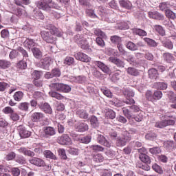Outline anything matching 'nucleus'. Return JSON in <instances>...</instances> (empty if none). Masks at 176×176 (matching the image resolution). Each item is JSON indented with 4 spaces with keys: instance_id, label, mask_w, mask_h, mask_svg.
<instances>
[{
    "instance_id": "nucleus-47",
    "label": "nucleus",
    "mask_w": 176,
    "mask_h": 176,
    "mask_svg": "<svg viewBox=\"0 0 176 176\" xmlns=\"http://www.w3.org/2000/svg\"><path fill=\"white\" fill-rule=\"evenodd\" d=\"M140 160L143 162V163H146V164H151V157L149 156L146 155V154L141 155L140 156Z\"/></svg>"
},
{
    "instance_id": "nucleus-41",
    "label": "nucleus",
    "mask_w": 176,
    "mask_h": 176,
    "mask_svg": "<svg viewBox=\"0 0 176 176\" xmlns=\"http://www.w3.org/2000/svg\"><path fill=\"white\" fill-rule=\"evenodd\" d=\"M154 28L155 31H157V32H158V34L161 35V36H164V35H166V31L164 30V29H163V27L159 25H155L154 26Z\"/></svg>"
},
{
    "instance_id": "nucleus-21",
    "label": "nucleus",
    "mask_w": 176,
    "mask_h": 176,
    "mask_svg": "<svg viewBox=\"0 0 176 176\" xmlns=\"http://www.w3.org/2000/svg\"><path fill=\"white\" fill-rule=\"evenodd\" d=\"M19 135L21 138H28L31 137V132L27 131V129L23 128L21 126H19Z\"/></svg>"
},
{
    "instance_id": "nucleus-53",
    "label": "nucleus",
    "mask_w": 176,
    "mask_h": 176,
    "mask_svg": "<svg viewBox=\"0 0 176 176\" xmlns=\"http://www.w3.org/2000/svg\"><path fill=\"white\" fill-rule=\"evenodd\" d=\"M50 30L54 36H62L63 33L61 32V31H60V30L57 29V28L54 27L52 29Z\"/></svg>"
},
{
    "instance_id": "nucleus-42",
    "label": "nucleus",
    "mask_w": 176,
    "mask_h": 176,
    "mask_svg": "<svg viewBox=\"0 0 176 176\" xmlns=\"http://www.w3.org/2000/svg\"><path fill=\"white\" fill-rule=\"evenodd\" d=\"M127 73L133 76H138V75H140V72L134 67H129L127 69Z\"/></svg>"
},
{
    "instance_id": "nucleus-1",
    "label": "nucleus",
    "mask_w": 176,
    "mask_h": 176,
    "mask_svg": "<svg viewBox=\"0 0 176 176\" xmlns=\"http://www.w3.org/2000/svg\"><path fill=\"white\" fill-rule=\"evenodd\" d=\"M122 112L124 116H126V118H127V119L129 120L130 124H133V116H134L133 113L140 112V107H138V106L137 105H132L131 107H129L128 108L123 107Z\"/></svg>"
},
{
    "instance_id": "nucleus-51",
    "label": "nucleus",
    "mask_w": 176,
    "mask_h": 176,
    "mask_svg": "<svg viewBox=\"0 0 176 176\" xmlns=\"http://www.w3.org/2000/svg\"><path fill=\"white\" fill-rule=\"evenodd\" d=\"M89 148L95 152H102L104 149V147L100 145H91Z\"/></svg>"
},
{
    "instance_id": "nucleus-29",
    "label": "nucleus",
    "mask_w": 176,
    "mask_h": 176,
    "mask_svg": "<svg viewBox=\"0 0 176 176\" xmlns=\"http://www.w3.org/2000/svg\"><path fill=\"white\" fill-rule=\"evenodd\" d=\"M44 156L47 159H52V160H57V157L52 151L47 150L44 151Z\"/></svg>"
},
{
    "instance_id": "nucleus-22",
    "label": "nucleus",
    "mask_w": 176,
    "mask_h": 176,
    "mask_svg": "<svg viewBox=\"0 0 176 176\" xmlns=\"http://www.w3.org/2000/svg\"><path fill=\"white\" fill-rule=\"evenodd\" d=\"M43 119V113L41 112H35L31 116L32 122H39Z\"/></svg>"
},
{
    "instance_id": "nucleus-23",
    "label": "nucleus",
    "mask_w": 176,
    "mask_h": 176,
    "mask_svg": "<svg viewBox=\"0 0 176 176\" xmlns=\"http://www.w3.org/2000/svg\"><path fill=\"white\" fill-rule=\"evenodd\" d=\"M148 77L150 79H153V80H156L157 78H159V73L157 70L155 68L151 69L148 70Z\"/></svg>"
},
{
    "instance_id": "nucleus-64",
    "label": "nucleus",
    "mask_w": 176,
    "mask_h": 176,
    "mask_svg": "<svg viewBox=\"0 0 176 176\" xmlns=\"http://www.w3.org/2000/svg\"><path fill=\"white\" fill-rule=\"evenodd\" d=\"M154 100H160L163 97V93L161 91H155L154 93Z\"/></svg>"
},
{
    "instance_id": "nucleus-35",
    "label": "nucleus",
    "mask_w": 176,
    "mask_h": 176,
    "mask_svg": "<svg viewBox=\"0 0 176 176\" xmlns=\"http://www.w3.org/2000/svg\"><path fill=\"white\" fill-rule=\"evenodd\" d=\"M78 141L81 144H90V142H91V136H85L78 138Z\"/></svg>"
},
{
    "instance_id": "nucleus-49",
    "label": "nucleus",
    "mask_w": 176,
    "mask_h": 176,
    "mask_svg": "<svg viewBox=\"0 0 176 176\" xmlns=\"http://www.w3.org/2000/svg\"><path fill=\"white\" fill-rule=\"evenodd\" d=\"M152 168L155 173H157V174H163L162 166H159L157 164H153L152 165Z\"/></svg>"
},
{
    "instance_id": "nucleus-24",
    "label": "nucleus",
    "mask_w": 176,
    "mask_h": 176,
    "mask_svg": "<svg viewBox=\"0 0 176 176\" xmlns=\"http://www.w3.org/2000/svg\"><path fill=\"white\" fill-rule=\"evenodd\" d=\"M76 114L78 118L80 119H88L89 118V113L85 110L83 109H78L76 112Z\"/></svg>"
},
{
    "instance_id": "nucleus-34",
    "label": "nucleus",
    "mask_w": 176,
    "mask_h": 176,
    "mask_svg": "<svg viewBox=\"0 0 176 176\" xmlns=\"http://www.w3.org/2000/svg\"><path fill=\"white\" fill-rule=\"evenodd\" d=\"M24 46L25 47H28V49H31V47H34L35 46V42L32 39L27 38L24 43H23Z\"/></svg>"
},
{
    "instance_id": "nucleus-8",
    "label": "nucleus",
    "mask_w": 176,
    "mask_h": 176,
    "mask_svg": "<svg viewBox=\"0 0 176 176\" xmlns=\"http://www.w3.org/2000/svg\"><path fill=\"white\" fill-rule=\"evenodd\" d=\"M94 64L98 68H100V69H101L104 74H107V75H109L111 74V69H109V67L105 65V63L96 60L94 62Z\"/></svg>"
},
{
    "instance_id": "nucleus-15",
    "label": "nucleus",
    "mask_w": 176,
    "mask_h": 176,
    "mask_svg": "<svg viewBox=\"0 0 176 176\" xmlns=\"http://www.w3.org/2000/svg\"><path fill=\"white\" fill-rule=\"evenodd\" d=\"M38 107L40 109L44 111L45 113L51 114L53 111L49 103H43V102L38 103Z\"/></svg>"
},
{
    "instance_id": "nucleus-5",
    "label": "nucleus",
    "mask_w": 176,
    "mask_h": 176,
    "mask_svg": "<svg viewBox=\"0 0 176 176\" xmlns=\"http://www.w3.org/2000/svg\"><path fill=\"white\" fill-rule=\"evenodd\" d=\"M131 140V135L129 132H123L121 137L118 138L116 140L117 146H124L129 141Z\"/></svg>"
},
{
    "instance_id": "nucleus-46",
    "label": "nucleus",
    "mask_w": 176,
    "mask_h": 176,
    "mask_svg": "<svg viewBox=\"0 0 176 176\" xmlns=\"http://www.w3.org/2000/svg\"><path fill=\"white\" fill-rule=\"evenodd\" d=\"M94 32L95 35H96V36H100V38H102L103 39H107V35L101 30L95 29Z\"/></svg>"
},
{
    "instance_id": "nucleus-54",
    "label": "nucleus",
    "mask_w": 176,
    "mask_h": 176,
    "mask_svg": "<svg viewBox=\"0 0 176 176\" xmlns=\"http://www.w3.org/2000/svg\"><path fill=\"white\" fill-rule=\"evenodd\" d=\"M165 14L168 19H172L173 20H174V19L176 17L175 13L168 9L166 10Z\"/></svg>"
},
{
    "instance_id": "nucleus-9",
    "label": "nucleus",
    "mask_w": 176,
    "mask_h": 176,
    "mask_svg": "<svg viewBox=\"0 0 176 176\" xmlns=\"http://www.w3.org/2000/svg\"><path fill=\"white\" fill-rule=\"evenodd\" d=\"M58 142L60 145H72V140L67 134H63L58 138Z\"/></svg>"
},
{
    "instance_id": "nucleus-50",
    "label": "nucleus",
    "mask_w": 176,
    "mask_h": 176,
    "mask_svg": "<svg viewBox=\"0 0 176 176\" xmlns=\"http://www.w3.org/2000/svg\"><path fill=\"white\" fill-rule=\"evenodd\" d=\"M105 115H106L107 118H109V119H115V118H116V113L112 109L107 110L106 111Z\"/></svg>"
},
{
    "instance_id": "nucleus-45",
    "label": "nucleus",
    "mask_w": 176,
    "mask_h": 176,
    "mask_svg": "<svg viewBox=\"0 0 176 176\" xmlns=\"http://www.w3.org/2000/svg\"><path fill=\"white\" fill-rule=\"evenodd\" d=\"M126 47H127V49H129V50H132L133 52H135V50H138V47H137V45L131 41H129L126 43Z\"/></svg>"
},
{
    "instance_id": "nucleus-6",
    "label": "nucleus",
    "mask_w": 176,
    "mask_h": 176,
    "mask_svg": "<svg viewBox=\"0 0 176 176\" xmlns=\"http://www.w3.org/2000/svg\"><path fill=\"white\" fill-rule=\"evenodd\" d=\"M41 36L47 43H54L56 42V37L52 33V30L50 31H43L41 32Z\"/></svg>"
},
{
    "instance_id": "nucleus-56",
    "label": "nucleus",
    "mask_w": 176,
    "mask_h": 176,
    "mask_svg": "<svg viewBox=\"0 0 176 176\" xmlns=\"http://www.w3.org/2000/svg\"><path fill=\"white\" fill-rule=\"evenodd\" d=\"M164 146L168 150L173 149L174 148V142L171 140L164 142Z\"/></svg>"
},
{
    "instance_id": "nucleus-43",
    "label": "nucleus",
    "mask_w": 176,
    "mask_h": 176,
    "mask_svg": "<svg viewBox=\"0 0 176 176\" xmlns=\"http://www.w3.org/2000/svg\"><path fill=\"white\" fill-rule=\"evenodd\" d=\"M93 160L96 163H102V162H104V156L100 153L96 154L94 155Z\"/></svg>"
},
{
    "instance_id": "nucleus-57",
    "label": "nucleus",
    "mask_w": 176,
    "mask_h": 176,
    "mask_svg": "<svg viewBox=\"0 0 176 176\" xmlns=\"http://www.w3.org/2000/svg\"><path fill=\"white\" fill-rule=\"evenodd\" d=\"M16 67L19 68V69H25V68H27V62L22 60L17 63Z\"/></svg>"
},
{
    "instance_id": "nucleus-19",
    "label": "nucleus",
    "mask_w": 176,
    "mask_h": 176,
    "mask_svg": "<svg viewBox=\"0 0 176 176\" xmlns=\"http://www.w3.org/2000/svg\"><path fill=\"white\" fill-rule=\"evenodd\" d=\"M29 162L31 164H34V166H37L38 167H43L45 166V161L41 158L33 157Z\"/></svg>"
},
{
    "instance_id": "nucleus-38",
    "label": "nucleus",
    "mask_w": 176,
    "mask_h": 176,
    "mask_svg": "<svg viewBox=\"0 0 176 176\" xmlns=\"http://www.w3.org/2000/svg\"><path fill=\"white\" fill-rule=\"evenodd\" d=\"M155 87L156 89L158 90H166L168 87V85L166 82H155Z\"/></svg>"
},
{
    "instance_id": "nucleus-3",
    "label": "nucleus",
    "mask_w": 176,
    "mask_h": 176,
    "mask_svg": "<svg viewBox=\"0 0 176 176\" xmlns=\"http://www.w3.org/2000/svg\"><path fill=\"white\" fill-rule=\"evenodd\" d=\"M36 5L38 9L46 10V12H49V10H50V6L58 8V6L54 4L53 0H43V1H38Z\"/></svg>"
},
{
    "instance_id": "nucleus-44",
    "label": "nucleus",
    "mask_w": 176,
    "mask_h": 176,
    "mask_svg": "<svg viewBox=\"0 0 176 176\" xmlns=\"http://www.w3.org/2000/svg\"><path fill=\"white\" fill-rule=\"evenodd\" d=\"M75 59L72 56H67L64 60V64L65 65H74Z\"/></svg>"
},
{
    "instance_id": "nucleus-4",
    "label": "nucleus",
    "mask_w": 176,
    "mask_h": 176,
    "mask_svg": "<svg viewBox=\"0 0 176 176\" xmlns=\"http://www.w3.org/2000/svg\"><path fill=\"white\" fill-rule=\"evenodd\" d=\"M51 89L56 90L57 91H63V93H69L71 91V87L68 85L61 83H52L50 85Z\"/></svg>"
},
{
    "instance_id": "nucleus-16",
    "label": "nucleus",
    "mask_w": 176,
    "mask_h": 176,
    "mask_svg": "<svg viewBox=\"0 0 176 176\" xmlns=\"http://www.w3.org/2000/svg\"><path fill=\"white\" fill-rule=\"evenodd\" d=\"M148 17L154 20H164V16L157 11L148 12Z\"/></svg>"
},
{
    "instance_id": "nucleus-36",
    "label": "nucleus",
    "mask_w": 176,
    "mask_h": 176,
    "mask_svg": "<svg viewBox=\"0 0 176 176\" xmlns=\"http://www.w3.org/2000/svg\"><path fill=\"white\" fill-rule=\"evenodd\" d=\"M119 3L122 8L125 9H130L131 8V3L127 0H121L119 1Z\"/></svg>"
},
{
    "instance_id": "nucleus-30",
    "label": "nucleus",
    "mask_w": 176,
    "mask_h": 176,
    "mask_svg": "<svg viewBox=\"0 0 176 176\" xmlns=\"http://www.w3.org/2000/svg\"><path fill=\"white\" fill-rule=\"evenodd\" d=\"M23 97H24V94L21 91L15 92L13 96V98L15 101H21V100H23Z\"/></svg>"
},
{
    "instance_id": "nucleus-26",
    "label": "nucleus",
    "mask_w": 176,
    "mask_h": 176,
    "mask_svg": "<svg viewBox=\"0 0 176 176\" xmlns=\"http://www.w3.org/2000/svg\"><path fill=\"white\" fill-rule=\"evenodd\" d=\"M56 6H58L57 8H54L53 7V6H50V9H56V11H54V12H52L53 16L55 17V19H60V17H61V16H63V11L60 10V6H57V4L54 3Z\"/></svg>"
},
{
    "instance_id": "nucleus-11",
    "label": "nucleus",
    "mask_w": 176,
    "mask_h": 176,
    "mask_svg": "<svg viewBox=\"0 0 176 176\" xmlns=\"http://www.w3.org/2000/svg\"><path fill=\"white\" fill-rule=\"evenodd\" d=\"M124 94L125 97H126V100L124 102L125 104H128L129 105H131V104H135V101L134 100V99L130 98L134 97V92H133V91L126 89L124 92Z\"/></svg>"
},
{
    "instance_id": "nucleus-13",
    "label": "nucleus",
    "mask_w": 176,
    "mask_h": 176,
    "mask_svg": "<svg viewBox=\"0 0 176 176\" xmlns=\"http://www.w3.org/2000/svg\"><path fill=\"white\" fill-rule=\"evenodd\" d=\"M52 60L50 58L46 57L40 61L38 67H40V68H43L44 69H49V67L52 65Z\"/></svg>"
},
{
    "instance_id": "nucleus-12",
    "label": "nucleus",
    "mask_w": 176,
    "mask_h": 176,
    "mask_svg": "<svg viewBox=\"0 0 176 176\" xmlns=\"http://www.w3.org/2000/svg\"><path fill=\"white\" fill-rule=\"evenodd\" d=\"M74 57L76 60H79V61L82 63H90L91 60V58L82 52H78L74 55Z\"/></svg>"
},
{
    "instance_id": "nucleus-32",
    "label": "nucleus",
    "mask_w": 176,
    "mask_h": 176,
    "mask_svg": "<svg viewBox=\"0 0 176 176\" xmlns=\"http://www.w3.org/2000/svg\"><path fill=\"white\" fill-rule=\"evenodd\" d=\"M91 124L94 129H96V127H98L100 126V122H98V119L97 117L92 116L90 119Z\"/></svg>"
},
{
    "instance_id": "nucleus-55",
    "label": "nucleus",
    "mask_w": 176,
    "mask_h": 176,
    "mask_svg": "<svg viewBox=\"0 0 176 176\" xmlns=\"http://www.w3.org/2000/svg\"><path fill=\"white\" fill-rule=\"evenodd\" d=\"M133 32L139 36H146L147 33L142 29H134Z\"/></svg>"
},
{
    "instance_id": "nucleus-62",
    "label": "nucleus",
    "mask_w": 176,
    "mask_h": 176,
    "mask_svg": "<svg viewBox=\"0 0 176 176\" xmlns=\"http://www.w3.org/2000/svg\"><path fill=\"white\" fill-rule=\"evenodd\" d=\"M168 98H169L170 101L174 102L176 101V95L174 94L173 91H168Z\"/></svg>"
},
{
    "instance_id": "nucleus-39",
    "label": "nucleus",
    "mask_w": 176,
    "mask_h": 176,
    "mask_svg": "<svg viewBox=\"0 0 176 176\" xmlns=\"http://www.w3.org/2000/svg\"><path fill=\"white\" fill-rule=\"evenodd\" d=\"M163 58L166 63H171L174 60V56L170 53L166 52L163 54Z\"/></svg>"
},
{
    "instance_id": "nucleus-31",
    "label": "nucleus",
    "mask_w": 176,
    "mask_h": 176,
    "mask_svg": "<svg viewBox=\"0 0 176 176\" xmlns=\"http://www.w3.org/2000/svg\"><path fill=\"white\" fill-rule=\"evenodd\" d=\"M34 98L37 101H41L40 102H43V93L41 91H36L33 94Z\"/></svg>"
},
{
    "instance_id": "nucleus-52",
    "label": "nucleus",
    "mask_w": 176,
    "mask_h": 176,
    "mask_svg": "<svg viewBox=\"0 0 176 176\" xmlns=\"http://www.w3.org/2000/svg\"><path fill=\"white\" fill-rule=\"evenodd\" d=\"M149 152L151 155H159V153H162V149H160V147L156 146L149 148Z\"/></svg>"
},
{
    "instance_id": "nucleus-14",
    "label": "nucleus",
    "mask_w": 176,
    "mask_h": 176,
    "mask_svg": "<svg viewBox=\"0 0 176 176\" xmlns=\"http://www.w3.org/2000/svg\"><path fill=\"white\" fill-rule=\"evenodd\" d=\"M97 141L98 144L106 146V148H111V145H112V144L107 141V138H105L102 135H98Z\"/></svg>"
},
{
    "instance_id": "nucleus-40",
    "label": "nucleus",
    "mask_w": 176,
    "mask_h": 176,
    "mask_svg": "<svg viewBox=\"0 0 176 176\" xmlns=\"http://www.w3.org/2000/svg\"><path fill=\"white\" fill-rule=\"evenodd\" d=\"M100 90L104 96H106V97H108V98H112V97L113 96L112 92H111V91L107 88L102 87Z\"/></svg>"
},
{
    "instance_id": "nucleus-28",
    "label": "nucleus",
    "mask_w": 176,
    "mask_h": 176,
    "mask_svg": "<svg viewBox=\"0 0 176 176\" xmlns=\"http://www.w3.org/2000/svg\"><path fill=\"white\" fill-rule=\"evenodd\" d=\"M34 57L35 58H42V52L38 47H34L32 49Z\"/></svg>"
},
{
    "instance_id": "nucleus-25",
    "label": "nucleus",
    "mask_w": 176,
    "mask_h": 176,
    "mask_svg": "<svg viewBox=\"0 0 176 176\" xmlns=\"http://www.w3.org/2000/svg\"><path fill=\"white\" fill-rule=\"evenodd\" d=\"M144 41L146 42L147 46H149L150 47H157V45H159L155 40L148 37L144 38Z\"/></svg>"
},
{
    "instance_id": "nucleus-2",
    "label": "nucleus",
    "mask_w": 176,
    "mask_h": 176,
    "mask_svg": "<svg viewBox=\"0 0 176 176\" xmlns=\"http://www.w3.org/2000/svg\"><path fill=\"white\" fill-rule=\"evenodd\" d=\"M89 36L87 34H77L74 37V41L76 43L83 49L84 50H87L89 49Z\"/></svg>"
},
{
    "instance_id": "nucleus-58",
    "label": "nucleus",
    "mask_w": 176,
    "mask_h": 176,
    "mask_svg": "<svg viewBox=\"0 0 176 176\" xmlns=\"http://www.w3.org/2000/svg\"><path fill=\"white\" fill-rule=\"evenodd\" d=\"M58 153L61 159H63V160H67V154L65 153V150L64 148H59L58 150Z\"/></svg>"
},
{
    "instance_id": "nucleus-37",
    "label": "nucleus",
    "mask_w": 176,
    "mask_h": 176,
    "mask_svg": "<svg viewBox=\"0 0 176 176\" xmlns=\"http://www.w3.org/2000/svg\"><path fill=\"white\" fill-rule=\"evenodd\" d=\"M30 107V103L27 102H21L19 104L18 108L21 111H24L25 112H27L28 111Z\"/></svg>"
},
{
    "instance_id": "nucleus-20",
    "label": "nucleus",
    "mask_w": 176,
    "mask_h": 176,
    "mask_svg": "<svg viewBox=\"0 0 176 176\" xmlns=\"http://www.w3.org/2000/svg\"><path fill=\"white\" fill-rule=\"evenodd\" d=\"M19 153H23L25 156H30V157H34L35 156V153L31 151V150L27 149L25 147H21L18 149Z\"/></svg>"
},
{
    "instance_id": "nucleus-63",
    "label": "nucleus",
    "mask_w": 176,
    "mask_h": 176,
    "mask_svg": "<svg viewBox=\"0 0 176 176\" xmlns=\"http://www.w3.org/2000/svg\"><path fill=\"white\" fill-rule=\"evenodd\" d=\"M159 8L160 9V10H168V8H170V4H168V3H161L159 6Z\"/></svg>"
},
{
    "instance_id": "nucleus-33",
    "label": "nucleus",
    "mask_w": 176,
    "mask_h": 176,
    "mask_svg": "<svg viewBox=\"0 0 176 176\" xmlns=\"http://www.w3.org/2000/svg\"><path fill=\"white\" fill-rule=\"evenodd\" d=\"M49 94L50 97H52L53 98H56V100H64V96H63V95L56 91H51L49 92Z\"/></svg>"
},
{
    "instance_id": "nucleus-48",
    "label": "nucleus",
    "mask_w": 176,
    "mask_h": 176,
    "mask_svg": "<svg viewBox=\"0 0 176 176\" xmlns=\"http://www.w3.org/2000/svg\"><path fill=\"white\" fill-rule=\"evenodd\" d=\"M110 41L111 42H112V43L119 45L120 44V42H122V38H120V36H111L110 38Z\"/></svg>"
},
{
    "instance_id": "nucleus-27",
    "label": "nucleus",
    "mask_w": 176,
    "mask_h": 176,
    "mask_svg": "<svg viewBox=\"0 0 176 176\" xmlns=\"http://www.w3.org/2000/svg\"><path fill=\"white\" fill-rule=\"evenodd\" d=\"M10 65H12V63H10V61L5 59L0 60V69H8Z\"/></svg>"
},
{
    "instance_id": "nucleus-59",
    "label": "nucleus",
    "mask_w": 176,
    "mask_h": 176,
    "mask_svg": "<svg viewBox=\"0 0 176 176\" xmlns=\"http://www.w3.org/2000/svg\"><path fill=\"white\" fill-rule=\"evenodd\" d=\"M10 85L6 82H0V91H5L6 89H9Z\"/></svg>"
},
{
    "instance_id": "nucleus-10",
    "label": "nucleus",
    "mask_w": 176,
    "mask_h": 176,
    "mask_svg": "<svg viewBox=\"0 0 176 176\" xmlns=\"http://www.w3.org/2000/svg\"><path fill=\"white\" fill-rule=\"evenodd\" d=\"M56 135V129L52 126H45L43 128V137L45 138H49L50 137H53Z\"/></svg>"
},
{
    "instance_id": "nucleus-61",
    "label": "nucleus",
    "mask_w": 176,
    "mask_h": 176,
    "mask_svg": "<svg viewBox=\"0 0 176 176\" xmlns=\"http://www.w3.org/2000/svg\"><path fill=\"white\" fill-rule=\"evenodd\" d=\"M146 98L148 101H155L154 94L151 91H147L146 92Z\"/></svg>"
},
{
    "instance_id": "nucleus-18",
    "label": "nucleus",
    "mask_w": 176,
    "mask_h": 176,
    "mask_svg": "<svg viewBox=\"0 0 176 176\" xmlns=\"http://www.w3.org/2000/svg\"><path fill=\"white\" fill-rule=\"evenodd\" d=\"M160 41L164 47H166L169 50H173L174 45L173 44V42H171V41H170L167 38H163L160 39Z\"/></svg>"
},
{
    "instance_id": "nucleus-7",
    "label": "nucleus",
    "mask_w": 176,
    "mask_h": 176,
    "mask_svg": "<svg viewBox=\"0 0 176 176\" xmlns=\"http://www.w3.org/2000/svg\"><path fill=\"white\" fill-rule=\"evenodd\" d=\"M175 124V121L173 120H162L155 123V126L158 129H164L167 126H174Z\"/></svg>"
},
{
    "instance_id": "nucleus-17",
    "label": "nucleus",
    "mask_w": 176,
    "mask_h": 176,
    "mask_svg": "<svg viewBox=\"0 0 176 176\" xmlns=\"http://www.w3.org/2000/svg\"><path fill=\"white\" fill-rule=\"evenodd\" d=\"M75 129L76 131H78V133H85V131H87V130H89V125L86 123L78 122L75 126Z\"/></svg>"
},
{
    "instance_id": "nucleus-60",
    "label": "nucleus",
    "mask_w": 176,
    "mask_h": 176,
    "mask_svg": "<svg viewBox=\"0 0 176 176\" xmlns=\"http://www.w3.org/2000/svg\"><path fill=\"white\" fill-rule=\"evenodd\" d=\"M96 42L100 47H105V42L102 39V37H97L96 38Z\"/></svg>"
}]
</instances>
